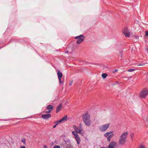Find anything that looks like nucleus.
Segmentation results:
<instances>
[{
    "mask_svg": "<svg viewBox=\"0 0 148 148\" xmlns=\"http://www.w3.org/2000/svg\"><path fill=\"white\" fill-rule=\"evenodd\" d=\"M146 64H148V63L145 62V63H143L142 64H138V66H143L145 65Z\"/></svg>",
    "mask_w": 148,
    "mask_h": 148,
    "instance_id": "nucleus-17",
    "label": "nucleus"
},
{
    "mask_svg": "<svg viewBox=\"0 0 148 148\" xmlns=\"http://www.w3.org/2000/svg\"><path fill=\"white\" fill-rule=\"evenodd\" d=\"M117 71V69H116V70H115V72H116V71Z\"/></svg>",
    "mask_w": 148,
    "mask_h": 148,
    "instance_id": "nucleus-31",
    "label": "nucleus"
},
{
    "mask_svg": "<svg viewBox=\"0 0 148 148\" xmlns=\"http://www.w3.org/2000/svg\"><path fill=\"white\" fill-rule=\"evenodd\" d=\"M53 148H60V147L59 146L55 145L54 146Z\"/></svg>",
    "mask_w": 148,
    "mask_h": 148,
    "instance_id": "nucleus-23",
    "label": "nucleus"
},
{
    "mask_svg": "<svg viewBox=\"0 0 148 148\" xmlns=\"http://www.w3.org/2000/svg\"><path fill=\"white\" fill-rule=\"evenodd\" d=\"M22 141L24 143H25V140H22Z\"/></svg>",
    "mask_w": 148,
    "mask_h": 148,
    "instance_id": "nucleus-26",
    "label": "nucleus"
},
{
    "mask_svg": "<svg viewBox=\"0 0 148 148\" xmlns=\"http://www.w3.org/2000/svg\"><path fill=\"white\" fill-rule=\"evenodd\" d=\"M117 143L113 141L110 143L108 148H115V147L117 145Z\"/></svg>",
    "mask_w": 148,
    "mask_h": 148,
    "instance_id": "nucleus-9",
    "label": "nucleus"
},
{
    "mask_svg": "<svg viewBox=\"0 0 148 148\" xmlns=\"http://www.w3.org/2000/svg\"><path fill=\"white\" fill-rule=\"evenodd\" d=\"M73 127L75 131L77 133L81 134V132L83 130L81 124H79V127L76 125H74L73 126Z\"/></svg>",
    "mask_w": 148,
    "mask_h": 148,
    "instance_id": "nucleus-6",
    "label": "nucleus"
},
{
    "mask_svg": "<svg viewBox=\"0 0 148 148\" xmlns=\"http://www.w3.org/2000/svg\"><path fill=\"white\" fill-rule=\"evenodd\" d=\"M109 125L110 124L109 123H107L106 124L101 125L99 127V129L101 131L104 132L108 128Z\"/></svg>",
    "mask_w": 148,
    "mask_h": 148,
    "instance_id": "nucleus-7",
    "label": "nucleus"
},
{
    "mask_svg": "<svg viewBox=\"0 0 148 148\" xmlns=\"http://www.w3.org/2000/svg\"><path fill=\"white\" fill-rule=\"evenodd\" d=\"M113 133V131H111L106 133L104 134V136L107 138L108 141H110L111 138L114 135Z\"/></svg>",
    "mask_w": 148,
    "mask_h": 148,
    "instance_id": "nucleus-4",
    "label": "nucleus"
},
{
    "mask_svg": "<svg viewBox=\"0 0 148 148\" xmlns=\"http://www.w3.org/2000/svg\"><path fill=\"white\" fill-rule=\"evenodd\" d=\"M139 148H145V147L144 145H141L140 146Z\"/></svg>",
    "mask_w": 148,
    "mask_h": 148,
    "instance_id": "nucleus-20",
    "label": "nucleus"
},
{
    "mask_svg": "<svg viewBox=\"0 0 148 148\" xmlns=\"http://www.w3.org/2000/svg\"><path fill=\"white\" fill-rule=\"evenodd\" d=\"M75 137L77 141V144H79L80 143L81 140L78 135H75Z\"/></svg>",
    "mask_w": 148,
    "mask_h": 148,
    "instance_id": "nucleus-12",
    "label": "nucleus"
},
{
    "mask_svg": "<svg viewBox=\"0 0 148 148\" xmlns=\"http://www.w3.org/2000/svg\"><path fill=\"white\" fill-rule=\"evenodd\" d=\"M145 35L146 36H148V31L145 32Z\"/></svg>",
    "mask_w": 148,
    "mask_h": 148,
    "instance_id": "nucleus-24",
    "label": "nucleus"
},
{
    "mask_svg": "<svg viewBox=\"0 0 148 148\" xmlns=\"http://www.w3.org/2000/svg\"><path fill=\"white\" fill-rule=\"evenodd\" d=\"M121 56H122V54H121Z\"/></svg>",
    "mask_w": 148,
    "mask_h": 148,
    "instance_id": "nucleus-34",
    "label": "nucleus"
},
{
    "mask_svg": "<svg viewBox=\"0 0 148 148\" xmlns=\"http://www.w3.org/2000/svg\"><path fill=\"white\" fill-rule=\"evenodd\" d=\"M108 75L106 73H102V77L103 78H105Z\"/></svg>",
    "mask_w": 148,
    "mask_h": 148,
    "instance_id": "nucleus-16",
    "label": "nucleus"
},
{
    "mask_svg": "<svg viewBox=\"0 0 148 148\" xmlns=\"http://www.w3.org/2000/svg\"><path fill=\"white\" fill-rule=\"evenodd\" d=\"M65 53H68V51H66L65 52Z\"/></svg>",
    "mask_w": 148,
    "mask_h": 148,
    "instance_id": "nucleus-29",
    "label": "nucleus"
},
{
    "mask_svg": "<svg viewBox=\"0 0 148 148\" xmlns=\"http://www.w3.org/2000/svg\"><path fill=\"white\" fill-rule=\"evenodd\" d=\"M122 32L125 37H130V34L127 28H125L123 30Z\"/></svg>",
    "mask_w": 148,
    "mask_h": 148,
    "instance_id": "nucleus-8",
    "label": "nucleus"
},
{
    "mask_svg": "<svg viewBox=\"0 0 148 148\" xmlns=\"http://www.w3.org/2000/svg\"><path fill=\"white\" fill-rule=\"evenodd\" d=\"M49 112V110H48V111H45L44 112H43V113H49L50 112Z\"/></svg>",
    "mask_w": 148,
    "mask_h": 148,
    "instance_id": "nucleus-25",
    "label": "nucleus"
},
{
    "mask_svg": "<svg viewBox=\"0 0 148 148\" xmlns=\"http://www.w3.org/2000/svg\"><path fill=\"white\" fill-rule=\"evenodd\" d=\"M75 132H74V131H73L72 132V134L74 135V136L75 137V135H78L77 134V133H75Z\"/></svg>",
    "mask_w": 148,
    "mask_h": 148,
    "instance_id": "nucleus-19",
    "label": "nucleus"
},
{
    "mask_svg": "<svg viewBox=\"0 0 148 148\" xmlns=\"http://www.w3.org/2000/svg\"><path fill=\"white\" fill-rule=\"evenodd\" d=\"M44 148H47V147L46 145H45L44 146Z\"/></svg>",
    "mask_w": 148,
    "mask_h": 148,
    "instance_id": "nucleus-28",
    "label": "nucleus"
},
{
    "mask_svg": "<svg viewBox=\"0 0 148 148\" xmlns=\"http://www.w3.org/2000/svg\"><path fill=\"white\" fill-rule=\"evenodd\" d=\"M135 69H129L128 71V72H132Z\"/></svg>",
    "mask_w": 148,
    "mask_h": 148,
    "instance_id": "nucleus-18",
    "label": "nucleus"
},
{
    "mask_svg": "<svg viewBox=\"0 0 148 148\" xmlns=\"http://www.w3.org/2000/svg\"><path fill=\"white\" fill-rule=\"evenodd\" d=\"M148 94V89L147 88L143 89L140 93V97L145 98Z\"/></svg>",
    "mask_w": 148,
    "mask_h": 148,
    "instance_id": "nucleus-3",
    "label": "nucleus"
},
{
    "mask_svg": "<svg viewBox=\"0 0 148 148\" xmlns=\"http://www.w3.org/2000/svg\"><path fill=\"white\" fill-rule=\"evenodd\" d=\"M92 64H95V65L96 64H95V63H92Z\"/></svg>",
    "mask_w": 148,
    "mask_h": 148,
    "instance_id": "nucleus-32",
    "label": "nucleus"
},
{
    "mask_svg": "<svg viewBox=\"0 0 148 148\" xmlns=\"http://www.w3.org/2000/svg\"><path fill=\"white\" fill-rule=\"evenodd\" d=\"M57 122V121H56L55 122V123H56V125H54V126H53V128H55L56 127V126L58 124H59L60 123H59V122Z\"/></svg>",
    "mask_w": 148,
    "mask_h": 148,
    "instance_id": "nucleus-21",
    "label": "nucleus"
},
{
    "mask_svg": "<svg viewBox=\"0 0 148 148\" xmlns=\"http://www.w3.org/2000/svg\"><path fill=\"white\" fill-rule=\"evenodd\" d=\"M100 148H105L104 147H101Z\"/></svg>",
    "mask_w": 148,
    "mask_h": 148,
    "instance_id": "nucleus-30",
    "label": "nucleus"
},
{
    "mask_svg": "<svg viewBox=\"0 0 148 148\" xmlns=\"http://www.w3.org/2000/svg\"><path fill=\"white\" fill-rule=\"evenodd\" d=\"M46 108L49 110V112H51L53 109V107L52 105H49L47 106Z\"/></svg>",
    "mask_w": 148,
    "mask_h": 148,
    "instance_id": "nucleus-13",
    "label": "nucleus"
},
{
    "mask_svg": "<svg viewBox=\"0 0 148 148\" xmlns=\"http://www.w3.org/2000/svg\"><path fill=\"white\" fill-rule=\"evenodd\" d=\"M57 75L59 80L60 83H62V82H61V78L62 76V73L60 72L59 71H58L57 73Z\"/></svg>",
    "mask_w": 148,
    "mask_h": 148,
    "instance_id": "nucleus-11",
    "label": "nucleus"
},
{
    "mask_svg": "<svg viewBox=\"0 0 148 148\" xmlns=\"http://www.w3.org/2000/svg\"><path fill=\"white\" fill-rule=\"evenodd\" d=\"M51 117V114H42L41 116V117L45 120H47L50 118Z\"/></svg>",
    "mask_w": 148,
    "mask_h": 148,
    "instance_id": "nucleus-10",
    "label": "nucleus"
},
{
    "mask_svg": "<svg viewBox=\"0 0 148 148\" xmlns=\"http://www.w3.org/2000/svg\"><path fill=\"white\" fill-rule=\"evenodd\" d=\"M128 133L126 132L122 133L119 137V144L121 145H124L126 142Z\"/></svg>",
    "mask_w": 148,
    "mask_h": 148,
    "instance_id": "nucleus-2",
    "label": "nucleus"
},
{
    "mask_svg": "<svg viewBox=\"0 0 148 148\" xmlns=\"http://www.w3.org/2000/svg\"><path fill=\"white\" fill-rule=\"evenodd\" d=\"M75 39H77V43L79 44L81 43L84 40V37L83 35H80L75 37Z\"/></svg>",
    "mask_w": 148,
    "mask_h": 148,
    "instance_id": "nucleus-5",
    "label": "nucleus"
},
{
    "mask_svg": "<svg viewBox=\"0 0 148 148\" xmlns=\"http://www.w3.org/2000/svg\"><path fill=\"white\" fill-rule=\"evenodd\" d=\"M134 134L133 133H132L131 134H130V136H131V137L132 139H133V138L134 136Z\"/></svg>",
    "mask_w": 148,
    "mask_h": 148,
    "instance_id": "nucleus-22",
    "label": "nucleus"
},
{
    "mask_svg": "<svg viewBox=\"0 0 148 148\" xmlns=\"http://www.w3.org/2000/svg\"><path fill=\"white\" fill-rule=\"evenodd\" d=\"M62 106V104L60 103L58 106L56 108V112H58L61 110Z\"/></svg>",
    "mask_w": 148,
    "mask_h": 148,
    "instance_id": "nucleus-15",
    "label": "nucleus"
},
{
    "mask_svg": "<svg viewBox=\"0 0 148 148\" xmlns=\"http://www.w3.org/2000/svg\"><path fill=\"white\" fill-rule=\"evenodd\" d=\"M71 84H70V86H71Z\"/></svg>",
    "mask_w": 148,
    "mask_h": 148,
    "instance_id": "nucleus-33",
    "label": "nucleus"
},
{
    "mask_svg": "<svg viewBox=\"0 0 148 148\" xmlns=\"http://www.w3.org/2000/svg\"><path fill=\"white\" fill-rule=\"evenodd\" d=\"M20 148H25L24 146H21Z\"/></svg>",
    "mask_w": 148,
    "mask_h": 148,
    "instance_id": "nucleus-27",
    "label": "nucleus"
},
{
    "mask_svg": "<svg viewBox=\"0 0 148 148\" xmlns=\"http://www.w3.org/2000/svg\"><path fill=\"white\" fill-rule=\"evenodd\" d=\"M67 119V116L66 115L62 118L61 119H60V120L58 121L57 122H59L60 123L62 122H63L64 121L66 120Z\"/></svg>",
    "mask_w": 148,
    "mask_h": 148,
    "instance_id": "nucleus-14",
    "label": "nucleus"
},
{
    "mask_svg": "<svg viewBox=\"0 0 148 148\" xmlns=\"http://www.w3.org/2000/svg\"><path fill=\"white\" fill-rule=\"evenodd\" d=\"M82 119L84 122L85 125L87 126H89L91 124V121L90 120V114L88 113L83 114L82 115Z\"/></svg>",
    "mask_w": 148,
    "mask_h": 148,
    "instance_id": "nucleus-1",
    "label": "nucleus"
}]
</instances>
